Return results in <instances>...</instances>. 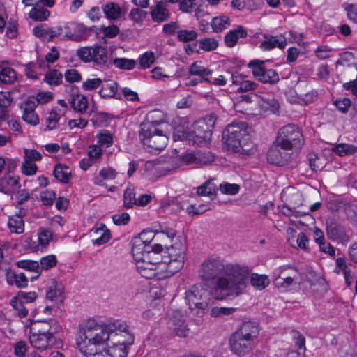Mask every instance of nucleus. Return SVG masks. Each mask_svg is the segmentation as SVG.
<instances>
[{
	"instance_id": "obj_62",
	"label": "nucleus",
	"mask_w": 357,
	"mask_h": 357,
	"mask_svg": "<svg viewBox=\"0 0 357 357\" xmlns=\"http://www.w3.org/2000/svg\"><path fill=\"white\" fill-rule=\"evenodd\" d=\"M65 79L70 83L79 82L82 79V76L75 69H70L66 71L64 74Z\"/></svg>"
},
{
	"instance_id": "obj_46",
	"label": "nucleus",
	"mask_w": 357,
	"mask_h": 357,
	"mask_svg": "<svg viewBox=\"0 0 357 357\" xmlns=\"http://www.w3.org/2000/svg\"><path fill=\"white\" fill-rule=\"evenodd\" d=\"M177 39L183 43H188L195 40L197 36V33L194 30L179 29L176 31Z\"/></svg>"
},
{
	"instance_id": "obj_37",
	"label": "nucleus",
	"mask_w": 357,
	"mask_h": 357,
	"mask_svg": "<svg viewBox=\"0 0 357 357\" xmlns=\"http://www.w3.org/2000/svg\"><path fill=\"white\" fill-rule=\"evenodd\" d=\"M8 226L10 231L13 233L22 234L24 230V221L22 216L18 215L9 217Z\"/></svg>"
},
{
	"instance_id": "obj_33",
	"label": "nucleus",
	"mask_w": 357,
	"mask_h": 357,
	"mask_svg": "<svg viewBox=\"0 0 357 357\" xmlns=\"http://www.w3.org/2000/svg\"><path fill=\"white\" fill-rule=\"evenodd\" d=\"M54 175L60 182L68 183L71 177V171L67 165L59 163L54 167Z\"/></svg>"
},
{
	"instance_id": "obj_59",
	"label": "nucleus",
	"mask_w": 357,
	"mask_h": 357,
	"mask_svg": "<svg viewBox=\"0 0 357 357\" xmlns=\"http://www.w3.org/2000/svg\"><path fill=\"white\" fill-rule=\"evenodd\" d=\"M147 13L139 8H132L129 14L130 20L136 23H142V20L146 18Z\"/></svg>"
},
{
	"instance_id": "obj_18",
	"label": "nucleus",
	"mask_w": 357,
	"mask_h": 357,
	"mask_svg": "<svg viewBox=\"0 0 357 357\" xmlns=\"http://www.w3.org/2000/svg\"><path fill=\"white\" fill-rule=\"evenodd\" d=\"M286 272H280L278 273V276L274 279V284L278 289H287L289 287L293 284H299L298 280H301V274L300 272H294L290 274V277H287Z\"/></svg>"
},
{
	"instance_id": "obj_9",
	"label": "nucleus",
	"mask_w": 357,
	"mask_h": 357,
	"mask_svg": "<svg viewBox=\"0 0 357 357\" xmlns=\"http://www.w3.org/2000/svg\"><path fill=\"white\" fill-rule=\"evenodd\" d=\"M264 61L252 60L248 67L252 70V75L255 79L264 84H275L280 81V77L278 72L273 69H266L264 68Z\"/></svg>"
},
{
	"instance_id": "obj_39",
	"label": "nucleus",
	"mask_w": 357,
	"mask_h": 357,
	"mask_svg": "<svg viewBox=\"0 0 357 357\" xmlns=\"http://www.w3.org/2000/svg\"><path fill=\"white\" fill-rule=\"evenodd\" d=\"M63 114L64 112L57 107L52 109L46 119L47 129L52 130L56 128L59 119Z\"/></svg>"
},
{
	"instance_id": "obj_35",
	"label": "nucleus",
	"mask_w": 357,
	"mask_h": 357,
	"mask_svg": "<svg viewBox=\"0 0 357 357\" xmlns=\"http://www.w3.org/2000/svg\"><path fill=\"white\" fill-rule=\"evenodd\" d=\"M211 25L214 32L220 33L230 25V19L225 15L215 17L212 19Z\"/></svg>"
},
{
	"instance_id": "obj_63",
	"label": "nucleus",
	"mask_w": 357,
	"mask_h": 357,
	"mask_svg": "<svg viewBox=\"0 0 357 357\" xmlns=\"http://www.w3.org/2000/svg\"><path fill=\"white\" fill-rule=\"evenodd\" d=\"M334 105L341 112L347 113L351 105V102L349 98H344L335 101Z\"/></svg>"
},
{
	"instance_id": "obj_23",
	"label": "nucleus",
	"mask_w": 357,
	"mask_h": 357,
	"mask_svg": "<svg viewBox=\"0 0 357 357\" xmlns=\"http://www.w3.org/2000/svg\"><path fill=\"white\" fill-rule=\"evenodd\" d=\"M53 337V335L29 333V342L36 349L46 350L52 345Z\"/></svg>"
},
{
	"instance_id": "obj_57",
	"label": "nucleus",
	"mask_w": 357,
	"mask_h": 357,
	"mask_svg": "<svg viewBox=\"0 0 357 357\" xmlns=\"http://www.w3.org/2000/svg\"><path fill=\"white\" fill-rule=\"evenodd\" d=\"M239 185L235 183H222L220 185V190L227 195H236L239 192Z\"/></svg>"
},
{
	"instance_id": "obj_38",
	"label": "nucleus",
	"mask_w": 357,
	"mask_h": 357,
	"mask_svg": "<svg viewBox=\"0 0 357 357\" xmlns=\"http://www.w3.org/2000/svg\"><path fill=\"white\" fill-rule=\"evenodd\" d=\"M16 266L20 268L37 273L36 276L33 277V280L38 278L40 275V267H39V263L36 261L20 260L16 262Z\"/></svg>"
},
{
	"instance_id": "obj_51",
	"label": "nucleus",
	"mask_w": 357,
	"mask_h": 357,
	"mask_svg": "<svg viewBox=\"0 0 357 357\" xmlns=\"http://www.w3.org/2000/svg\"><path fill=\"white\" fill-rule=\"evenodd\" d=\"M96 137L98 144L102 146L107 148L113 144V135L107 130H102L97 135Z\"/></svg>"
},
{
	"instance_id": "obj_8",
	"label": "nucleus",
	"mask_w": 357,
	"mask_h": 357,
	"mask_svg": "<svg viewBox=\"0 0 357 357\" xmlns=\"http://www.w3.org/2000/svg\"><path fill=\"white\" fill-rule=\"evenodd\" d=\"M277 144L284 150H300L304 144L302 132L294 124H288L281 128L276 138Z\"/></svg>"
},
{
	"instance_id": "obj_3",
	"label": "nucleus",
	"mask_w": 357,
	"mask_h": 357,
	"mask_svg": "<svg viewBox=\"0 0 357 357\" xmlns=\"http://www.w3.org/2000/svg\"><path fill=\"white\" fill-rule=\"evenodd\" d=\"M250 128L244 121L233 122L227 125L222 132L224 146L228 150L240 155H250L252 153L255 144L250 135Z\"/></svg>"
},
{
	"instance_id": "obj_4",
	"label": "nucleus",
	"mask_w": 357,
	"mask_h": 357,
	"mask_svg": "<svg viewBox=\"0 0 357 357\" xmlns=\"http://www.w3.org/2000/svg\"><path fill=\"white\" fill-rule=\"evenodd\" d=\"M76 342L79 351L86 357H126L128 353V348L117 344L97 347L95 339L91 340L87 335H82L79 330Z\"/></svg>"
},
{
	"instance_id": "obj_20",
	"label": "nucleus",
	"mask_w": 357,
	"mask_h": 357,
	"mask_svg": "<svg viewBox=\"0 0 357 357\" xmlns=\"http://www.w3.org/2000/svg\"><path fill=\"white\" fill-rule=\"evenodd\" d=\"M185 258H178L175 261H171V259L164 262L163 264H160V266L163 267V271H160V274L158 275V280L169 278L174 273L178 272L184 265Z\"/></svg>"
},
{
	"instance_id": "obj_5",
	"label": "nucleus",
	"mask_w": 357,
	"mask_h": 357,
	"mask_svg": "<svg viewBox=\"0 0 357 357\" xmlns=\"http://www.w3.org/2000/svg\"><path fill=\"white\" fill-rule=\"evenodd\" d=\"M162 123V121L150 119L149 115L140 124L139 139L149 152L160 151L167 144L168 137L160 128Z\"/></svg>"
},
{
	"instance_id": "obj_40",
	"label": "nucleus",
	"mask_w": 357,
	"mask_h": 357,
	"mask_svg": "<svg viewBox=\"0 0 357 357\" xmlns=\"http://www.w3.org/2000/svg\"><path fill=\"white\" fill-rule=\"evenodd\" d=\"M93 60L97 64H104L108 59L107 50L101 46L98 45L93 48Z\"/></svg>"
},
{
	"instance_id": "obj_61",
	"label": "nucleus",
	"mask_w": 357,
	"mask_h": 357,
	"mask_svg": "<svg viewBox=\"0 0 357 357\" xmlns=\"http://www.w3.org/2000/svg\"><path fill=\"white\" fill-rule=\"evenodd\" d=\"M56 199V194L54 191L46 190L40 194V199L45 206H51Z\"/></svg>"
},
{
	"instance_id": "obj_10",
	"label": "nucleus",
	"mask_w": 357,
	"mask_h": 357,
	"mask_svg": "<svg viewBox=\"0 0 357 357\" xmlns=\"http://www.w3.org/2000/svg\"><path fill=\"white\" fill-rule=\"evenodd\" d=\"M166 324L168 330L179 337H186L188 335L190 330L185 316L181 311H173L169 314Z\"/></svg>"
},
{
	"instance_id": "obj_15",
	"label": "nucleus",
	"mask_w": 357,
	"mask_h": 357,
	"mask_svg": "<svg viewBox=\"0 0 357 357\" xmlns=\"http://www.w3.org/2000/svg\"><path fill=\"white\" fill-rule=\"evenodd\" d=\"M154 238L152 231H143L138 236H135L132 239V252H135L137 257H139V252L144 249L151 248L152 245L149 243Z\"/></svg>"
},
{
	"instance_id": "obj_32",
	"label": "nucleus",
	"mask_w": 357,
	"mask_h": 357,
	"mask_svg": "<svg viewBox=\"0 0 357 357\" xmlns=\"http://www.w3.org/2000/svg\"><path fill=\"white\" fill-rule=\"evenodd\" d=\"M215 178H210L197 188V193L199 196H208L213 199L217 193V185L214 183Z\"/></svg>"
},
{
	"instance_id": "obj_19",
	"label": "nucleus",
	"mask_w": 357,
	"mask_h": 357,
	"mask_svg": "<svg viewBox=\"0 0 357 357\" xmlns=\"http://www.w3.org/2000/svg\"><path fill=\"white\" fill-rule=\"evenodd\" d=\"M232 83L238 86V93L255 91L258 84L252 80L248 79V77L243 74L235 73L231 75Z\"/></svg>"
},
{
	"instance_id": "obj_24",
	"label": "nucleus",
	"mask_w": 357,
	"mask_h": 357,
	"mask_svg": "<svg viewBox=\"0 0 357 357\" xmlns=\"http://www.w3.org/2000/svg\"><path fill=\"white\" fill-rule=\"evenodd\" d=\"M264 37L266 40L260 44V47L263 50L268 51L276 47L280 49H284L287 45L286 38L282 35L276 36L264 35Z\"/></svg>"
},
{
	"instance_id": "obj_43",
	"label": "nucleus",
	"mask_w": 357,
	"mask_h": 357,
	"mask_svg": "<svg viewBox=\"0 0 357 357\" xmlns=\"http://www.w3.org/2000/svg\"><path fill=\"white\" fill-rule=\"evenodd\" d=\"M333 151L340 156L353 155L356 153L357 147L348 144H338L333 148Z\"/></svg>"
},
{
	"instance_id": "obj_48",
	"label": "nucleus",
	"mask_w": 357,
	"mask_h": 357,
	"mask_svg": "<svg viewBox=\"0 0 357 357\" xmlns=\"http://www.w3.org/2000/svg\"><path fill=\"white\" fill-rule=\"evenodd\" d=\"M113 63L116 68L119 69L132 70L135 67L137 62L133 59H129L126 58H116L113 61Z\"/></svg>"
},
{
	"instance_id": "obj_17",
	"label": "nucleus",
	"mask_w": 357,
	"mask_h": 357,
	"mask_svg": "<svg viewBox=\"0 0 357 357\" xmlns=\"http://www.w3.org/2000/svg\"><path fill=\"white\" fill-rule=\"evenodd\" d=\"M289 204V206L282 205L281 212L284 215L289 217L294 215L296 218H298L309 215L308 211H301L296 210V208L302 205V196L300 193L297 192L292 195Z\"/></svg>"
},
{
	"instance_id": "obj_27",
	"label": "nucleus",
	"mask_w": 357,
	"mask_h": 357,
	"mask_svg": "<svg viewBox=\"0 0 357 357\" xmlns=\"http://www.w3.org/2000/svg\"><path fill=\"white\" fill-rule=\"evenodd\" d=\"M152 20L156 23H162L169 17V13L162 1H159L155 6L150 8Z\"/></svg>"
},
{
	"instance_id": "obj_50",
	"label": "nucleus",
	"mask_w": 357,
	"mask_h": 357,
	"mask_svg": "<svg viewBox=\"0 0 357 357\" xmlns=\"http://www.w3.org/2000/svg\"><path fill=\"white\" fill-rule=\"evenodd\" d=\"M62 77L61 72L53 70L45 75V81L50 85L57 86L61 83Z\"/></svg>"
},
{
	"instance_id": "obj_41",
	"label": "nucleus",
	"mask_w": 357,
	"mask_h": 357,
	"mask_svg": "<svg viewBox=\"0 0 357 357\" xmlns=\"http://www.w3.org/2000/svg\"><path fill=\"white\" fill-rule=\"evenodd\" d=\"M250 284L255 288L262 290L269 284V279L266 275L252 273L250 277Z\"/></svg>"
},
{
	"instance_id": "obj_34",
	"label": "nucleus",
	"mask_w": 357,
	"mask_h": 357,
	"mask_svg": "<svg viewBox=\"0 0 357 357\" xmlns=\"http://www.w3.org/2000/svg\"><path fill=\"white\" fill-rule=\"evenodd\" d=\"M118 84L114 81L106 82L102 83L101 89L99 91V94L102 98H113L115 97L117 92Z\"/></svg>"
},
{
	"instance_id": "obj_52",
	"label": "nucleus",
	"mask_w": 357,
	"mask_h": 357,
	"mask_svg": "<svg viewBox=\"0 0 357 357\" xmlns=\"http://www.w3.org/2000/svg\"><path fill=\"white\" fill-rule=\"evenodd\" d=\"M139 60L142 68H149L155 61V55L152 52H146L139 58Z\"/></svg>"
},
{
	"instance_id": "obj_1",
	"label": "nucleus",
	"mask_w": 357,
	"mask_h": 357,
	"mask_svg": "<svg viewBox=\"0 0 357 357\" xmlns=\"http://www.w3.org/2000/svg\"><path fill=\"white\" fill-rule=\"evenodd\" d=\"M224 271L225 266L220 260L210 257L201 264L198 275L205 284H213L212 291L217 299L243 294L249 274L248 266H229L227 270L229 278L220 276Z\"/></svg>"
},
{
	"instance_id": "obj_2",
	"label": "nucleus",
	"mask_w": 357,
	"mask_h": 357,
	"mask_svg": "<svg viewBox=\"0 0 357 357\" xmlns=\"http://www.w3.org/2000/svg\"><path fill=\"white\" fill-rule=\"evenodd\" d=\"M79 331L82 335H87L91 340L95 337L97 347L117 344L128 348L134 342V336L128 331V326L120 321L99 324L89 321L81 326Z\"/></svg>"
},
{
	"instance_id": "obj_11",
	"label": "nucleus",
	"mask_w": 357,
	"mask_h": 357,
	"mask_svg": "<svg viewBox=\"0 0 357 357\" xmlns=\"http://www.w3.org/2000/svg\"><path fill=\"white\" fill-rule=\"evenodd\" d=\"M134 259L136 261V268L142 277L146 279H152L155 278L158 280V275L160 274V271L155 265L151 264L143 257L142 252H139V257H137L135 252H132Z\"/></svg>"
},
{
	"instance_id": "obj_53",
	"label": "nucleus",
	"mask_w": 357,
	"mask_h": 357,
	"mask_svg": "<svg viewBox=\"0 0 357 357\" xmlns=\"http://www.w3.org/2000/svg\"><path fill=\"white\" fill-rule=\"evenodd\" d=\"M56 264V259L54 255H50L45 257H43L40 259V262L39 264L40 273L42 270H47L54 267Z\"/></svg>"
},
{
	"instance_id": "obj_58",
	"label": "nucleus",
	"mask_w": 357,
	"mask_h": 357,
	"mask_svg": "<svg viewBox=\"0 0 357 357\" xmlns=\"http://www.w3.org/2000/svg\"><path fill=\"white\" fill-rule=\"evenodd\" d=\"M102 83L100 78L89 79L82 83V88L86 91H93L100 86Z\"/></svg>"
},
{
	"instance_id": "obj_13",
	"label": "nucleus",
	"mask_w": 357,
	"mask_h": 357,
	"mask_svg": "<svg viewBox=\"0 0 357 357\" xmlns=\"http://www.w3.org/2000/svg\"><path fill=\"white\" fill-rule=\"evenodd\" d=\"M277 144L275 140L274 144L271 146L267 152V160L269 163L278 166H283L286 165L290 159V154Z\"/></svg>"
},
{
	"instance_id": "obj_7",
	"label": "nucleus",
	"mask_w": 357,
	"mask_h": 357,
	"mask_svg": "<svg viewBox=\"0 0 357 357\" xmlns=\"http://www.w3.org/2000/svg\"><path fill=\"white\" fill-rule=\"evenodd\" d=\"M215 121V116L211 114L195 121L185 132L186 139L193 144H207L211 141Z\"/></svg>"
},
{
	"instance_id": "obj_16",
	"label": "nucleus",
	"mask_w": 357,
	"mask_h": 357,
	"mask_svg": "<svg viewBox=\"0 0 357 357\" xmlns=\"http://www.w3.org/2000/svg\"><path fill=\"white\" fill-rule=\"evenodd\" d=\"M162 246L159 243H155L151 248L143 250L142 254L144 259L151 264L155 265L160 271H163V267L160 266V264L164 263V254L162 255Z\"/></svg>"
},
{
	"instance_id": "obj_30",
	"label": "nucleus",
	"mask_w": 357,
	"mask_h": 357,
	"mask_svg": "<svg viewBox=\"0 0 357 357\" xmlns=\"http://www.w3.org/2000/svg\"><path fill=\"white\" fill-rule=\"evenodd\" d=\"M91 232L94 237H96L93 240L94 245H100L105 244L111 238L110 231L103 224L100 227L92 229Z\"/></svg>"
},
{
	"instance_id": "obj_56",
	"label": "nucleus",
	"mask_w": 357,
	"mask_h": 357,
	"mask_svg": "<svg viewBox=\"0 0 357 357\" xmlns=\"http://www.w3.org/2000/svg\"><path fill=\"white\" fill-rule=\"evenodd\" d=\"M93 48L90 47H82L77 50V56L84 62H90L93 60Z\"/></svg>"
},
{
	"instance_id": "obj_26",
	"label": "nucleus",
	"mask_w": 357,
	"mask_h": 357,
	"mask_svg": "<svg viewBox=\"0 0 357 357\" xmlns=\"http://www.w3.org/2000/svg\"><path fill=\"white\" fill-rule=\"evenodd\" d=\"M74 90L77 91V88L72 86L70 101L71 107L75 111L79 113H84L86 111L88 107L87 99L85 96L74 92Z\"/></svg>"
},
{
	"instance_id": "obj_6",
	"label": "nucleus",
	"mask_w": 357,
	"mask_h": 357,
	"mask_svg": "<svg viewBox=\"0 0 357 357\" xmlns=\"http://www.w3.org/2000/svg\"><path fill=\"white\" fill-rule=\"evenodd\" d=\"M208 291L201 284L192 285L186 291L185 299L192 312L196 310L198 318L194 321L197 325L202 324V317L210 305Z\"/></svg>"
},
{
	"instance_id": "obj_42",
	"label": "nucleus",
	"mask_w": 357,
	"mask_h": 357,
	"mask_svg": "<svg viewBox=\"0 0 357 357\" xmlns=\"http://www.w3.org/2000/svg\"><path fill=\"white\" fill-rule=\"evenodd\" d=\"M137 201L135 198V189L132 185L128 186L124 191L123 205L127 208H130L133 206L137 205Z\"/></svg>"
},
{
	"instance_id": "obj_25",
	"label": "nucleus",
	"mask_w": 357,
	"mask_h": 357,
	"mask_svg": "<svg viewBox=\"0 0 357 357\" xmlns=\"http://www.w3.org/2000/svg\"><path fill=\"white\" fill-rule=\"evenodd\" d=\"M102 10L109 20H117L126 13V9L121 8L114 2H108L104 4L102 6Z\"/></svg>"
},
{
	"instance_id": "obj_31",
	"label": "nucleus",
	"mask_w": 357,
	"mask_h": 357,
	"mask_svg": "<svg viewBox=\"0 0 357 357\" xmlns=\"http://www.w3.org/2000/svg\"><path fill=\"white\" fill-rule=\"evenodd\" d=\"M50 15V11L44 8L39 2L35 3L29 13V17L34 21H45Z\"/></svg>"
},
{
	"instance_id": "obj_36",
	"label": "nucleus",
	"mask_w": 357,
	"mask_h": 357,
	"mask_svg": "<svg viewBox=\"0 0 357 357\" xmlns=\"http://www.w3.org/2000/svg\"><path fill=\"white\" fill-rule=\"evenodd\" d=\"M62 292V287L58 284L55 281H53L46 289L45 298L52 302L57 298L61 297Z\"/></svg>"
},
{
	"instance_id": "obj_55",
	"label": "nucleus",
	"mask_w": 357,
	"mask_h": 357,
	"mask_svg": "<svg viewBox=\"0 0 357 357\" xmlns=\"http://www.w3.org/2000/svg\"><path fill=\"white\" fill-rule=\"evenodd\" d=\"M12 307L17 312L20 317H25L28 314V310L24 307L22 301L18 300L17 298H13L10 302Z\"/></svg>"
},
{
	"instance_id": "obj_54",
	"label": "nucleus",
	"mask_w": 357,
	"mask_h": 357,
	"mask_svg": "<svg viewBox=\"0 0 357 357\" xmlns=\"http://www.w3.org/2000/svg\"><path fill=\"white\" fill-rule=\"evenodd\" d=\"M189 73L190 75L198 76H206L212 74V71L211 70L198 65L196 62L191 64L189 68Z\"/></svg>"
},
{
	"instance_id": "obj_44",
	"label": "nucleus",
	"mask_w": 357,
	"mask_h": 357,
	"mask_svg": "<svg viewBox=\"0 0 357 357\" xmlns=\"http://www.w3.org/2000/svg\"><path fill=\"white\" fill-rule=\"evenodd\" d=\"M16 73L10 67H3L0 70V82L3 84H11L16 80Z\"/></svg>"
},
{
	"instance_id": "obj_28",
	"label": "nucleus",
	"mask_w": 357,
	"mask_h": 357,
	"mask_svg": "<svg viewBox=\"0 0 357 357\" xmlns=\"http://www.w3.org/2000/svg\"><path fill=\"white\" fill-rule=\"evenodd\" d=\"M18 178L11 176H4L0 180V191L10 195L16 192L20 188Z\"/></svg>"
},
{
	"instance_id": "obj_64",
	"label": "nucleus",
	"mask_w": 357,
	"mask_h": 357,
	"mask_svg": "<svg viewBox=\"0 0 357 357\" xmlns=\"http://www.w3.org/2000/svg\"><path fill=\"white\" fill-rule=\"evenodd\" d=\"M344 8L347 13L348 18L357 24V8L354 4L344 3Z\"/></svg>"
},
{
	"instance_id": "obj_14",
	"label": "nucleus",
	"mask_w": 357,
	"mask_h": 357,
	"mask_svg": "<svg viewBox=\"0 0 357 357\" xmlns=\"http://www.w3.org/2000/svg\"><path fill=\"white\" fill-rule=\"evenodd\" d=\"M52 319H42V320H33L28 319L26 323V329H29V333H38L47 335L49 336L53 335L54 331H52Z\"/></svg>"
},
{
	"instance_id": "obj_49",
	"label": "nucleus",
	"mask_w": 357,
	"mask_h": 357,
	"mask_svg": "<svg viewBox=\"0 0 357 357\" xmlns=\"http://www.w3.org/2000/svg\"><path fill=\"white\" fill-rule=\"evenodd\" d=\"M236 311L234 307H213L210 311V315L212 317L219 318L228 316Z\"/></svg>"
},
{
	"instance_id": "obj_29",
	"label": "nucleus",
	"mask_w": 357,
	"mask_h": 357,
	"mask_svg": "<svg viewBox=\"0 0 357 357\" xmlns=\"http://www.w3.org/2000/svg\"><path fill=\"white\" fill-rule=\"evenodd\" d=\"M247 31L242 26H238L236 29L229 31L225 36V43L227 47H234L239 38L247 37Z\"/></svg>"
},
{
	"instance_id": "obj_47",
	"label": "nucleus",
	"mask_w": 357,
	"mask_h": 357,
	"mask_svg": "<svg viewBox=\"0 0 357 357\" xmlns=\"http://www.w3.org/2000/svg\"><path fill=\"white\" fill-rule=\"evenodd\" d=\"M198 43L199 48L207 52L215 50L218 46V42L214 38L205 37L200 39Z\"/></svg>"
},
{
	"instance_id": "obj_60",
	"label": "nucleus",
	"mask_w": 357,
	"mask_h": 357,
	"mask_svg": "<svg viewBox=\"0 0 357 357\" xmlns=\"http://www.w3.org/2000/svg\"><path fill=\"white\" fill-rule=\"evenodd\" d=\"M100 30L105 36L107 38H114L117 36L119 33V29L116 25L112 24L109 26H105L104 25L101 26Z\"/></svg>"
},
{
	"instance_id": "obj_45",
	"label": "nucleus",
	"mask_w": 357,
	"mask_h": 357,
	"mask_svg": "<svg viewBox=\"0 0 357 357\" xmlns=\"http://www.w3.org/2000/svg\"><path fill=\"white\" fill-rule=\"evenodd\" d=\"M186 248L181 243H176L169 248H167V250L164 252V254H168L171 257L178 256V258H185V257Z\"/></svg>"
},
{
	"instance_id": "obj_21",
	"label": "nucleus",
	"mask_w": 357,
	"mask_h": 357,
	"mask_svg": "<svg viewBox=\"0 0 357 357\" xmlns=\"http://www.w3.org/2000/svg\"><path fill=\"white\" fill-rule=\"evenodd\" d=\"M326 235L333 240H340L345 236V229L344 227L336 220L330 218L326 220Z\"/></svg>"
},
{
	"instance_id": "obj_22",
	"label": "nucleus",
	"mask_w": 357,
	"mask_h": 357,
	"mask_svg": "<svg viewBox=\"0 0 357 357\" xmlns=\"http://www.w3.org/2000/svg\"><path fill=\"white\" fill-rule=\"evenodd\" d=\"M259 332V324L257 321H248L243 322L234 333L251 341L257 337Z\"/></svg>"
},
{
	"instance_id": "obj_12",
	"label": "nucleus",
	"mask_w": 357,
	"mask_h": 357,
	"mask_svg": "<svg viewBox=\"0 0 357 357\" xmlns=\"http://www.w3.org/2000/svg\"><path fill=\"white\" fill-rule=\"evenodd\" d=\"M253 342L233 333L229 340L231 351L239 356H245L252 349Z\"/></svg>"
}]
</instances>
